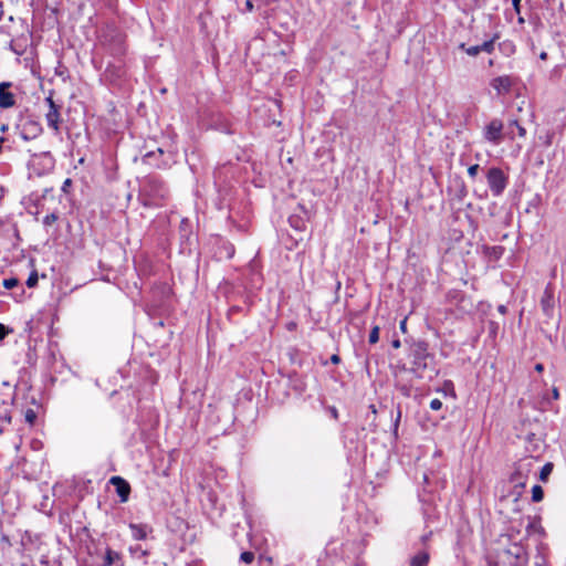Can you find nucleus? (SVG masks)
<instances>
[{
  "label": "nucleus",
  "mask_w": 566,
  "mask_h": 566,
  "mask_svg": "<svg viewBox=\"0 0 566 566\" xmlns=\"http://www.w3.org/2000/svg\"><path fill=\"white\" fill-rule=\"evenodd\" d=\"M552 396H553V399L557 400L559 398V391L556 387H554L552 389Z\"/></svg>",
  "instance_id": "nucleus-40"
},
{
  "label": "nucleus",
  "mask_w": 566,
  "mask_h": 566,
  "mask_svg": "<svg viewBox=\"0 0 566 566\" xmlns=\"http://www.w3.org/2000/svg\"><path fill=\"white\" fill-rule=\"evenodd\" d=\"M45 103L49 107L45 114L48 126L57 134L60 132V124L62 122L60 113L61 106L54 102L52 93H50V95L45 98Z\"/></svg>",
  "instance_id": "nucleus-7"
},
{
  "label": "nucleus",
  "mask_w": 566,
  "mask_h": 566,
  "mask_svg": "<svg viewBox=\"0 0 566 566\" xmlns=\"http://www.w3.org/2000/svg\"><path fill=\"white\" fill-rule=\"evenodd\" d=\"M491 85L497 92V94H506L512 87V80L506 75L497 76L492 80Z\"/></svg>",
  "instance_id": "nucleus-15"
},
{
  "label": "nucleus",
  "mask_w": 566,
  "mask_h": 566,
  "mask_svg": "<svg viewBox=\"0 0 566 566\" xmlns=\"http://www.w3.org/2000/svg\"><path fill=\"white\" fill-rule=\"evenodd\" d=\"M526 525V537L538 534L539 536L545 535L544 527L541 524L539 516H527Z\"/></svg>",
  "instance_id": "nucleus-14"
},
{
  "label": "nucleus",
  "mask_w": 566,
  "mask_h": 566,
  "mask_svg": "<svg viewBox=\"0 0 566 566\" xmlns=\"http://www.w3.org/2000/svg\"><path fill=\"white\" fill-rule=\"evenodd\" d=\"M10 86V82L0 83V107L2 108H9L15 105L14 95L8 92Z\"/></svg>",
  "instance_id": "nucleus-12"
},
{
  "label": "nucleus",
  "mask_w": 566,
  "mask_h": 566,
  "mask_svg": "<svg viewBox=\"0 0 566 566\" xmlns=\"http://www.w3.org/2000/svg\"><path fill=\"white\" fill-rule=\"evenodd\" d=\"M400 418H401V410H400V408H398L397 416H396L395 423H394V432H395V434H397Z\"/></svg>",
  "instance_id": "nucleus-33"
},
{
  "label": "nucleus",
  "mask_w": 566,
  "mask_h": 566,
  "mask_svg": "<svg viewBox=\"0 0 566 566\" xmlns=\"http://www.w3.org/2000/svg\"><path fill=\"white\" fill-rule=\"evenodd\" d=\"M402 390H403L405 395H408V389L407 388H402Z\"/></svg>",
  "instance_id": "nucleus-50"
},
{
  "label": "nucleus",
  "mask_w": 566,
  "mask_h": 566,
  "mask_svg": "<svg viewBox=\"0 0 566 566\" xmlns=\"http://www.w3.org/2000/svg\"><path fill=\"white\" fill-rule=\"evenodd\" d=\"M505 553L512 557L514 566H524L526 563V551L521 543H513Z\"/></svg>",
  "instance_id": "nucleus-11"
},
{
  "label": "nucleus",
  "mask_w": 566,
  "mask_h": 566,
  "mask_svg": "<svg viewBox=\"0 0 566 566\" xmlns=\"http://www.w3.org/2000/svg\"><path fill=\"white\" fill-rule=\"evenodd\" d=\"M289 223L295 230H298V231L305 230V221L298 216H291L289 218Z\"/></svg>",
  "instance_id": "nucleus-18"
},
{
  "label": "nucleus",
  "mask_w": 566,
  "mask_h": 566,
  "mask_svg": "<svg viewBox=\"0 0 566 566\" xmlns=\"http://www.w3.org/2000/svg\"><path fill=\"white\" fill-rule=\"evenodd\" d=\"M518 23H524V19L522 17L518 18Z\"/></svg>",
  "instance_id": "nucleus-49"
},
{
  "label": "nucleus",
  "mask_w": 566,
  "mask_h": 566,
  "mask_svg": "<svg viewBox=\"0 0 566 566\" xmlns=\"http://www.w3.org/2000/svg\"><path fill=\"white\" fill-rule=\"evenodd\" d=\"M503 122L499 118H493L483 130L485 140L493 145H500L503 140Z\"/></svg>",
  "instance_id": "nucleus-8"
},
{
  "label": "nucleus",
  "mask_w": 566,
  "mask_h": 566,
  "mask_svg": "<svg viewBox=\"0 0 566 566\" xmlns=\"http://www.w3.org/2000/svg\"><path fill=\"white\" fill-rule=\"evenodd\" d=\"M57 219H59V214H57V213H55V212H52V213H50V214H48V216H45V217H44V219H43V224H44L45 227H50V226H52V224H53Z\"/></svg>",
  "instance_id": "nucleus-26"
},
{
  "label": "nucleus",
  "mask_w": 566,
  "mask_h": 566,
  "mask_svg": "<svg viewBox=\"0 0 566 566\" xmlns=\"http://www.w3.org/2000/svg\"><path fill=\"white\" fill-rule=\"evenodd\" d=\"M515 126L520 137L526 136V129L517 120L510 122V127Z\"/></svg>",
  "instance_id": "nucleus-29"
},
{
  "label": "nucleus",
  "mask_w": 566,
  "mask_h": 566,
  "mask_svg": "<svg viewBox=\"0 0 566 566\" xmlns=\"http://www.w3.org/2000/svg\"><path fill=\"white\" fill-rule=\"evenodd\" d=\"M536 459L527 457L518 460L514 464V469L510 475V482L513 484L514 501H518L523 494V489L526 486L530 475L533 473Z\"/></svg>",
  "instance_id": "nucleus-3"
},
{
  "label": "nucleus",
  "mask_w": 566,
  "mask_h": 566,
  "mask_svg": "<svg viewBox=\"0 0 566 566\" xmlns=\"http://www.w3.org/2000/svg\"><path fill=\"white\" fill-rule=\"evenodd\" d=\"M429 562V554L420 552L411 558L410 566H427Z\"/></svg>",
  "instance_id": "nucleus-17"
},
{
  "label": "nucleus",
  "mask_w": 566,
  "mask_h": 566,
  "mask_svg": "<svg viewBox=\"0 0 566 566\" xmlns=\"http://www.w3.org/2000/svg\"><path fill=\"white\" fill-rule=\"evenodd\" d=\"M8 333L9 329L4 325L0 324V340H2L8 335Z\"/></svg>",
  "instance_id": "nucleus-35"
},
{
  "label": "nucleus",
  "mask_w": 566,
  "mask_h": 566,
  "mask_svg": "<svg viewBox=\"0 0 566 566\" xmlns=\"http://www.w3.org/2000/svg\"><path fill=\"white\" fill-rule=\"evenodd\" d=\"M189 221L187 219H184L180 223V233L182 237H186L189 232Z\"/></svg>",
  "instance_id": "nucleus-30"
},
{
  "label": "nucleus",
  "mask_w": 566,
  "mask_h": 566,
  "mask_svg": "<svg viewBox=\"0 0 566 566\" xmlns=\"http://www.w3.org/2000/svg\"><path fill=\"white\" fill-rule=\"evenodd\" d=\"M539 57L542 60H546L547 59V53L546 52L541 53Z\"/></svg>",
  "instance_id": "nucleus-47"
},
{
  "label": "nucleus",
  "mask_w": 566,
  "mask_h": 566,
  "mask_svg": "<svg viewBox=\"0 0 566 566\" xmlns=\"http://www.w3.org/2000/svg\"><path fill=\"white\" fill-rule=\"evenodd\" d=\"M2 432H3V429H2V427H0V434H1Z\"/></svg>",
  "instance_id": "nucleus-52"
},
{
  "label": "nucleus",
  "mask_w": 566,
  "mask_h": 566,
  "mask_svg": "<svg viewBox=\"0 0 566 566\" xmlns=\"http://www.w3.org/2000/svg\"><path fill=\"white\" fill-rule=\"evenodd\" d=\"M71 186H72V180L70 178H67L64 180L61 189L63 192L67 193Z\"/></svg>",
  "instance_id": "nucleus-34"
},
{
  "label": "nucleus",
  "mask_w": 566,
  "mask_h": 566,
  "mask_svg": "<svg viewBox=\"0 0 566 566\" xmlns=\"http://www.w3.org/2000/svg\"><path fill=\"white\" fill-rule=\"evenodd\" d=\"M480 166L478 164H474L469 167L468 174L471 178H475L479 172Z\"/></svg>",
  "instance_id": "nucleus-31"
},
{
  "label": "nucleus",
  "mask_w": 566,
  "mask_h": 566,
  "mask_svg": "<svg viewBox=\"0 0 566 566\" xmlns=\"http://www.w3.org/2000/svg\"><path fill=\"white\" fill-rule=\"evenodd\" d=\"M101 43L114 56H122L126 52L125 35L115 28L102 31Z\"/></svg>",
  "instance_id": "nucleus-4"
},
{
  "label": "nucleus",
  "mask_w": 566,
  "mask_h": 566,
  "mask_svg": "<svg viewBox=\"0 0 566 566\" xmlns=\"http://www.w3.org/2000/svg\"><path fill=\"white\" fill-rule=\"evenodd\" d=\"M379 340V327L374 326L369 333V344H376Z\"/></svg>",
  "instance_id": "nucleus-23"
},
{
  "label": "nucleus",
  "mask_w": 566,
  "mask_h": 566,
  "mask_svg": "<svg viewBox=\"0 0 566 566\" xmlns=\"http://www.w3.org/2000/svg\"><path fill=\"white\" fill-rule=\"evenodd\" d=\"M38 281H39L38 272L33 271V272L30 273V275H29V277L27 280V286L28 287H34L38 284Z\"/></svg>",
  "instance_id": "nucleus-24"
},
{
  "label": "nucleus",
  "mask_w": 566,
  "mask_h": 566,
  "mask_svg": "<svg viewBox=\"0 0 566 566\" xmlns=\"http://www.w3.org/2000/svg\"><path fill=\"white\" fill-rule=\"evenodd\" d=\"M188 566H197L196 564H189Z\"/></svg>",
  "instance_id": "nucleus-53"
},
{
  "label": "nucleus",
  "mask_w": 566,
  "mask_h": 566,
  "mask_svg": "<svg viewBox=\"0 0 566 566\" xmlns=\"http://www.w3.org/2000/svg\"><path fill=\"white\" fill-rule=\"evenodd\" d=\"M553 463L551 462H547L546 464H544L541 469V472H539V480L545 482L547 481L548 476L551 475L552 471H553Z\"/></svg>",
  "instance_id": "nucleus-19"
},
{
  "label": "nucleus",
  "mask_w": 566,
  "mask_h": 566,
  "mask_svg": "<svg viewBox=\"0 0 566 566\" xmlns=\"http://www.w3.org/2000/svg\"><path fill=\"white\" fill-rule=\"evenodd\" d=\"M400 328L402 331H406V319H403L401 323H400Z\"/></svg>",
  "instance_id": "nucleus-46"
},
{
  "label": "nucleus",
  "mask_w": 566,
  "mask_h": 566,
  "mask_svg": "<svg viewBox=\"0 0 566 566\" xmlns=\"http://www.w3.org/2000/svg\"><path fill=\"white\" fill-rule=\"evenodd\" d=\"M430 408L434 411H438L442 408V401L440 399H432L430 401Z\"/></svg>",
  "instance_id": "nucleus-32"
},
{
  "label": "nucleus",
  "mask_w": 566,
  "mask_h": 566,
  "mask_svg": "<svg viewBox=\"0 0 566 566\" xmlns=\"http://www.w3.org/2000/svg\"><path fill=\"white\" fill-rule=\"evenodd\" d=\"M4 420H8L10 422L11 417H4Z\"/></svg>",
  "instance_id": "nucleus-51"
},
{
  "label": "nucleus",
  "mask_w": 566,
  "mask_h": 566,
  "mask_svg": "<svg viewBox=\"0 0 566 566\" xmlns=\"http://www.w3.org/2000/svg\"><path fill=\"white\" fill-rule=\"evenodd\" d=\"M331 363L335 364V365L339 364L340 363V357L337 354L332 355L331 356Z\"/></svg>",
  "instance_id": "nucleus-39"
},
{
  "label": "nucleus",
  "mask_w": 566,
  "mask_h": 566,
  "mask_svg": "<svg viewBox=\"0 0 566 566\" xmlns=\"http://www.w3.org/2000/svg\"><path fill=\"white\" fill-rule=\"evenodd\" d=\"M499 311L504 314L506 312V307L504 305H500Z\"/></svg>",
  "instance_id": "nucleus-45"
},
{
  "label": "nucleus",
  "mask_w": 566,
  "mask_h": 566,
  "mask_svg": "<svg viewBox=\"0 0 566 566\" xmlns=\"http://www.w3.org/2000/svg\"><path fill=\"white\" fill-rule=\"evenodd\" d=\"M521 1L522 0H512V4L514 7V10L518 14H520V11H521Z\"/></svg>",
  "instance_id": "nucleus-36"
},
{
  "label": "nucleus",
  "mask_w": 566,
  "mask_h": 566,
  "mask_svg": "<svg viewBox=\"0 0 566 566\" xmlns=\"http://www.w3.org/2000/svg\"><path fill=\"white\" fill-rule=\"evenodd\" d=\"M129 528L132 531V535L135 539L142 541L147 537L149 532V527L146 524H130Z\"/></svg>",
  "instance_id": "nucleus-16"
},
{
  "label": "nucleus",
  "mask_w": 566,
  "mask_h": 566,
  "mask_svg": "<svg viewBox=\"0 0 566 566\" xmlns=\"http://www.w3.org/2000/svg\"><path fill=\"white\" fill-rule=\"evenodd\" d=\"M30 164L36 175L41 176L53 170L55 159L50 151H43L41 154L33 155Z\"/></svg>",
  "instance_id": "nucleus-6"
},
{
  "label": "nucleus",
  "mask_w": 566,
  "mask_h": 566,
  "mask_svg": "<svg viewBox=\"0 0 566 566\" xmlns=\"http://www.w3.org/2000/svg\"><path fill=\"white\" fill-rule=\"evenodd\" d=\"M109 484L115 486L119 502L126 503L132 491L129 483L122 476L115 475L109 479Z\"/></svg>",
  "instance_id": "nucleus-10"
},
{
  "label": "nucleus",
  "mask_w": 566,
  "mask_h": 566,
  "mask_svg": "<svg viewBox=\"0 0 566 566\" xmlns=\"http://www.w3.org/2000/svg\"><path fill=\"white\" fill-rule=\"evenodd\" d=\"M411 367L409 371L417 378H431L434 374L432 366L433 355L429 353V345L424 340H413L409 345Z\"/></svg>",
  "instance_id": "nucleus-1"
},
{
  "label": "nucleus",
  "mask_w": 566,
  "mask_h": 566,
  "mask_svg": "<svg viewBox=\"0 0 566 566\" xmlns=\"http://www.w3.org/2000/svg\"><path fill=\"white\" fill-rule=\"evenodd\" d=\"M486 181L494 197H500L507 184L509 176L499 167H491L486 171Z\"/></svg>",
  "instance_id": "nucleus-5"
},
{
  "label": "nucleus",
  "mask_w": 566,
  "mask_h": 566,
  "mask_svg": "<svg viewBox=\"0 0 566 566\" xmlns=\"http://www.w3.org/2000/svg\"><path fill=\"white\" fill-rule=\"evenodd\" d=\"M535 370H536L537 373H542V371L544 370V366H543V364H536V365H535Z\"/></svg>",
  "instance_id": "nucleus-44"
},
{
  "label": "nucleus",
  "mask_w": 566,
  "mask_h": 566,
  "mask_svg": "<svg viewBox=\"0 0 566 566\" xmlns=\"http://www.w3.org/2000/svg\"><path fill=\"white\" fill-rule=\"evenodd\" d=\"M168 189L157 176H147L140 181L139 201L144 207L161 206Z\"/></svg>",
  "instance_id": "nucleus-2"
},
{
  "label": "nucleus",
  "mask_w": 566,
  "mask_h": 566,
  "mask_svg": "<svg viewBox=\"0 0 566 566\" xmlns=\"http://www.w3.org/2000/svg\"><path fill=\"white\" fill-rule=\"evenodd\" d=\"M515 534H516V535H517V534H520V530H515L514 527H511V528H510V534H509V536H510L511 538H514V537H515Z\"/></svg>",
  "instance_id": "nucleus-41"
},
{
  "label": "nucleus",
  "mask_w": 566,
  "mask_h": 566,
  "mask_svg": "<svg viewBox=\"0 0 566 566\" xmlns=\"http://www.w3.org/2000/svg\"><path fill=\"white\" fill-rule=\"evenodd\" d=\"M20 136L24 140H32L40 136L43 132V127L36 119L27 118L20 125Z\"/></svg>",
  "instance_id": "nucleus-9"
},
{
  "label": "nucleus",
  "mask_w": 566,
  "mask_h": 566,
  "mask_svg": "<svg viewBox=\"0 0 566 566\" xmlns=\"http://www.w3.org/2000/svg\"><path fill=\"white\" fill-rule=\"evenodd\" d=\"M459 49L463 50L470 56H476L479 53H481L480 45H474V46L467 48L464 43H461L459 45Z\"/></svg>",
  "instance_id": "nucleus-21"
},
{
  "label": "nucleus",
  "mask_w": 566,
  "mask_h": 566,
  "mask_svg": "<svg viewBox=\"0 0 566 566\" xmlns=\"http://www.w3.org/2000/svg\"><path fill=\"white\" fill-rule=\"evenodd\" d=\"M552 143H553V133H547L544 144H545V146L548 147L552 145Z\"/></svg>",
  "instance_id": "nucleus-37"
},
{
  "label": "nucleus",
  "mask_w": 566,
  "mask_h": 566,
  "mask_svg": "<svg viewBox=\"0 0 566 566\" xmlns=\"http://www.w3.org/2000/svg\"><path fill=\"white\" fill-rule=\"evenodd\" d=\"M496 39H497V35H495L494 38H492L489 41L483 42L480 45L481 52H485V53L491 54L494 51V42H495Z\"/></svg>",
  "instance_id": "nucleus-20"
},
{
  "label": "nucleus",
  "mask_w": 566,
  "mask_h": 566,
  "mask_svg": "<svg viewBox=\"0 0 566 566\" xmlns=\"http://www.w3.org/2000/svg\"><path fill=\"white\" fill-rule=\"evenodd\" d=\"M391 345L394 348H399L401 346V343L399 339H395V340H392Z\"/></svg>",
  "instance_id": "nucleus-43"
},
{
  "label": "nucleus",
  "mask_w": 566,
  "mask_h": 566,
  "mask_svg": "<svg viewBox=\"0 0 566 566\" xmlns=\"http://www.w3.org/2000/svg\"><path fill=\"white\" fill-rule=\"evenodd\" d=\"M331 413L333 416L334 419H337L338 418V411L335 407H332L331 408Z\"/></svg>",
  "instance_id": "nucleus-42"
},
{
  "label": "nucleus",
  "mask_w": 566,
  "mask_h": 566,
  "mask_svg": "<svg viewBox=\"0 0 566 566\" xmlns=\"http://www.w3.org/2000/svg\"><path fill=\"white\" fill-rule=\"evenodd\" d=\"M18 284H19V280L15 277H9V279L3 280V286L7 290H11V289L15 287Z\"/></svg>",
  "instance_id": "nucleus-28"
},
{
  "label": "nucleus",
  "mask_w": 566,
  "mask_h": 566,
  "mask_svg": "<svg viewBox=\"0 0 566 566\" xmlns=\"http://www.w3.org/2000/svg\"><path fill=\"white\" fill-rule=\"evenodd\" d=\"M24 419L28 423L33 424L36 420V413L33 409H27L24 412Z\"/></svg>",
  "instance_id": "nucleus-27"
},
{
  "label": "nucleus",
  "mask_w": 566,
  "mask_h": 566,
  "mask_svg": "<svg viewBox=\"0 0 566 566\" xmlns=\"http://www.w3.org/2000/svg\"><path fill=\"white\" fill-rule=\"evenodd\" d=\"M544 497V491L541 485H534L532 488V501L541 502Z\"/></svg>",
  "instance_id": "nucleus-22"
},
{
  "label": "nucleus",
  "mask_w": 566,
  "mask_h": 566,
  "mask_svg": "<svg viewBox=\"0 0 566 566\" xmlns=\"http://www.w3.org/2000/svg\"><path fill=\"white\" fill-rule=\"evenodd\" d=\"M369 408L371 409V411H373L374 413H376V407H375V405H370V407H369Z\"/></svg>",
  "instance_id": "nucleus-48"
},
{
  "label": "nucleus",
  "mask_w": 566,
  "mask_h": 566,
  "mask_svg": "<svg viewBox=\"0 0 566 566\" xmlns=\"http://www.w3.org/2000/svg\"><path fill=\"white\" fill-rule=\"evenodd\" d=\"M254 553L253 552H243L241 553L240 555V560L245 563V564H251L253 560H254Z\"/></svg>",
  "instance_id": "nucleus-25"
},
{
  "label": "nucleus",
  "mask_w": 566,
  "mask_h": 566,
  "mask_svg": "<svg viewBox=\"0 0 566 566\" xmlns=\"http://www.w3.org/2000/svg\"><path fill=\"white\" fill-rule=\"evenodd\" d=\"M99 566H124L120 553L107 547L103 556V563Z\"/></svg>",
  "instance_id": "nucleus-13"
},
{
  "label": "nucleus",
  "mask_w": 566,
  "mask_h": 566,
  "mask_svg": "<svg viewBox=\"0 0 566 566\" xmlns=\"http://www.w3.org/2000/svg\"><path fill=\"white\" fill-rule=\"evenodd\" d=\"M252 10H253V3H252V1H251V0H245V2H244V11L250 12V11H252Z\"/></svg>",
  "instance_id": "nucleus-38"
}]
</instances>
